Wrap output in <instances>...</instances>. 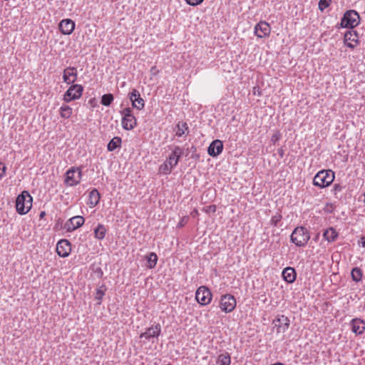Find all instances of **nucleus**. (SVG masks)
I'll list each match as a JSON object with an SVG mask.
<instances>
[{"label": "nucleus", "mask_w": 365, "mask_h": 365, "mask_svg": "<svg viewBox=\"0 0 365 365\" xmlns=\"http://www.w3.org/2000/svg\"><path fill=\"white\" fill-rule=\"evenodd\" d=\"M335 174L331 170H322L315 175L313 184L320 188H324L333 182Z\"/></svg>", "instance_id": "f257e3e1"}, {"label": "nucleus", "mask_w": 365, "mask_h": 365, "mask_svg": "<svg viewBox=\"0 0 365 365\" xmlns=\"http://www.w3.org/2000/svg\"><path fill=\"white\" fill-rule=\"evenodd\" d=\"M33 198L28 191H23L16 200V209L19 215L26 214L32 207Z\"/></svg>", "instance_id": "f03ea898"}, {"label": "nucleus", "mask_w": 365, "mask_h": 365, "mask_svg": "<svg viewBox=\"0 0 365 365\" xmlns=\"http://www.w3.org/2000/svg\"><path fill=\"white\" fill-rule=\"evenodd\" d=\"M310 239V235L304 227H297L290 235V240L297 247H304Z\"/></svg>", "instance_id": "7ed1b4c3"}, {"label": "nucleus", "mask_w": 365, "mask_h": 365, "mask_svg": "<svg viewBox=\"0 0 365 365\" xmlns=\"http://www.w3.org/2000/svg\"><path fill=\"white\" fill-rule=\"evenodd\" d=\"M360 23V16L358 12L355 10L346 11L340 22L341 28H348L350 30L358 26Z\"/></svg>", "instance_id": "20e7f679"}, {"label": "nucleus", "mask_w": 365, "mask_h": 365, "mask_svg": "<svg viewBox=\"0 0 365 365\" xmlns=\"http://www.w3.org/2000/svg\"><path fill=\"white\" fill-rule=\"evenodd\" d=\"M81 178V169L78 167H71L66 173L64 183L68 187L76 186L80 183Z\"/></svg>", "instance_id": "39448f33"}, {"label": "nucleus", "mask_w": 365, "mask_h": 365, "mask_svg": "<svg viewBox=\"0 0 365 365\" xmlns=\"http://www.w3.org/2000/svg\"><path fill=\"white\" fill-rule=\"evenodd\" d=\"M122 118V127L126 130H133L137 125L136 118L132 113L130 108H125L120 110Z\"/></svg>", "instance_id": "423d86ee"}, {"label": "nucleus", "mask_w": 365, "mask_h": 365, "mask_svg": "<svg viewBox=\"0 0 365 365\" xmlns=\"http://www.w3.org/2000/svg\"><path fill=\"white\" fill-rule=\"evenodd\" d=\"M83 91V87L80 84H72L63 95V101L66 103L79 99Z\"/></svg>", "instance_id": "0eeeda50"}, {"label": "nucleus", "mask_w": 365, "mask_h": 365, "mask_svg": "<svg viewBox=\"0 0 365 365\" xmlns=\"http://www.w3.org/2000/svg\"><path fill=\"white\" fill-rule=\"evenodd\" d=\"M236 304V299L233 295L226 294L221 297L220 307L222 312L225 313L232 312L235 309Z\"/></svg>", "instance_id": "6e6552de"}, {"label": "nucleus", "mask_w": 365, "mask_h": 365, "mask_svg": "<svg viewBox=\"0 0 365 365\" xmlns=\"http://www.w3.org/2000/svg\"><path fill=\"white\" fill-rule=\"evenodd\" d=\"M212 293L205 286H200L196 291L195 299L201 305H207L212 300Z\"/></svg>", "instance_id": "1a4fd4ad"}, {"label": "nucleus", "mask_w": 365, "mask_h": 365, "mask_svg": "<svg viewBox=\"0 0 365 365\" xmlns=\"http://www.w3.org/2000/svg\"><path fill=\"white\" fill-rule=\"evenodd\" d=\"M344 43L351 49L356 48L359 44V36L357 31L353 29L346 31L344 36Z\"/></svg>", "instance_id": "9d476101"}, {"label": "nucleus", "mask_w": 365, "mask_h": 365, "mask_svg": "<svg viewBox=\"0 0 365 365\" xmlns=\"http://www.w3.org/2000/svg\"><path fill=\"white\" fill-rule=\"evenodd\" d=\"M272 324L277 329V333H284L289 329L290 321L287 317L281 314L277 316L272 321Z\"/></svg>", "instance_id": "9b49d317"}, {"label": "nucleus", "mask_w": 365, "mask_h": 365, "mask_svg": "<svg viewBox=\"0 0 365 365\" xmlns=\"http://www.w3.org/2000/svg\"><path fill=\"white\" fill-rule=\"evenodd\" d=\"M85 222L83 217L77 215L70 218L64 224V229L68 232H72L81 227Z\"/></svg>", "instance_id": "f8f14e48"}, {"label": "nucleus", "mask_w": 365, "mask_h": 365, "mask_svg": "<svg viewBox=\"0 0 365 365\" xmlns=\"http://www.w3.org/2000/svg\"><path fill=\"white\" fill-rule=\"evenodd\" d=\"M71 252V244L66 239L60 240L56 245V252L61 257H68Z\"/></svg>", "instance_id": "ddd939ff"}, {"label": "nucleus", "mask_w": 365, "mask_h": 365, "mask_svg": "<svg viewBox=\"0 0 365 365\" xmlns=\"http://www.w3.org/2000/svg\"><path fill=\"white\" fill-rule=\"evenodd\" d=\"M129 98L132 102V106L138 110H141L145 107V101L140 97L139 91L136 89H133L129 93Z\"/></svg>", "instance_id": "4468645a"}, {"label": "nucleus", "mask_w": 365, "mask_h": 365, "mask_svg": "<svg viewBox=\"0 0 365 365\" xmlns=\"http://www.w3.org/2000/svg\"><path fill=\"white\" fill-rule=\"evenodd\" d=\"M183 154V148H180V146H175L166 161L169 163V165H170L171 168H175L178 165L180 158Z\"/></svg>", "instance_id": "2eb2a0df"}, {"label": "nucleus", "mask_w": 365, "mask_h": 365, "mask_svg": "<svg viewBox=\"0 0 365 365\" xmlns=\"http://www.w3.org/2000/svg\"><path fill=\"white\" fill-rule=\"evenodd\" d=\"M271 32L270 25L266 21H260L255 27V34L258 38L269 36Z\"/></svg>", "instance_id": "dca6fc26"}, {"label": "nucleus", "mask_w": 365, "mask_h": 365, "mask_svg": "<svg viewBox=\"0 0 365 365\" xmlns=\"http://www.w3.org/2000/svg\"><path fill=\"white\" fill-rule=\"evenodd\" d=\"M223 150V143L220 140H213L207 148L208 154L212 157H217Z\"/></svg>", "instance_id": "f3484780"}, {"label": "nucleus", "mask_w": 365, "mask_h": 365, "mask_svg": "<svg viewBox=\"0 0 365 365\" xmlns=\"http://www.w3.org/2000/svg\"><path fill=\"white\" fill-rule=\"evenodd\" d=\"M59 30L64 35H70L75 29V23L70 19H63L58 25Z\"/></svg>", "instance_id": "a211bd4d"}, {"label": "nucleus", "mask_w": 365, "mask_h": 365, "mask_svg": "<svg viewBox=\"0 0 365 365\" xmlns=\"http://www.w3.org/2000/svg\"><path fill=\"white\" fill-rule=\"evenodd\" d=\"M161 333V327L160 324H155L154 327H149L143 333H141L140 338H145L149 340L153 337L158 338Z\"/></svg>", "instance_id": "6ab92c4d"}, {"label": "nucleus", "mask_w": 365, "mask_h": 365, "mask_svg": "<svg viewBox=\"0 0 365 365\" xmlns=\"http://www.w3.org/2000/svg\"><path fill=\"white\" fill-rule=\"evenodd\" d=\"M350 325L351 327V331L356 335H361L365 330V322L359 318L353 319Z\"/></svg>", "instance_id": "aec40b11"}, {"label": "nucleus", "mask_w": 365, "mask_h": 365, "mask_svg": "<svg viewBox=\"0 0 365 365\" xmlns=\"http://www.w3.org/2000/svg\"><path fill=\"white\" fill-rule=\"evenodd\" d=\"M282 276L285 282L291 284L296 280L297 272L294 268L292 267H287L283 269Z\"/></svg>", "instance_id": "412c9836"}, {"label": "nucleus", "mask_w": 365, "mask_h": 365, "mask_svg": "<svg viewBox=\"0 0 365 365\" xmlns=\"http://www.w3.org/2000/svg\"><path fill=\"white\" fill-rule=\"evenodd\" d=\"M174 131L177 137H182L183 135H188L190 129L186 122L179 121L175 127Z\"/></svg>", "instance_id": "4be33fe9"}, {"label": "nucleus", "mask_w": 365, "mask_h": 365, "mask_svg": "<svg viewBox=\"0 0 365 365\" xmlns=\"http://www.w3.org/2000/svg\"><path fill=\"white\" fill-rule=\"evenodd\" d=\"M101 195L97 189L94 188L89 192L87 204L90 207H94L99 203Z\"/></svg>", "instance_id": "5701e85b"}, {"label": "nucleus", "mask_w": 365, "mask_h": 365, "mask_svg": "<svg viewBox=\"0 0 365 365\" xmlns=\"http://www.w3.org/2000/svg\"><path fill=\"white\" fill-rule=\"evenodd\" d=\"M339 236V233L334 227H329L324 230L323 237L329 242H335Z\"/></svg>", "instance_id": "b1692460"}, {"label": "nucleus", "mask_w": 365, "mask_h": 365, "mask_svg": "<svg viewBox=\"0 0 365 365\" xmlns=\"http://www.w3.org/2000/svg\"><path fill=\"white\" fill-rule=\"evenodd\" d=\"M122 140L120 137H114L112 138L107 145V149L108 151H113L118 148L121 147Z\"/></svg>", "instance_id": "393cba45"}, {"label": "nucleus", "mask_w": 365, "mask_h": 365, "mask_svg": "<svg viewBox=\"0 0 365 365\" xmlns=\"http://www.w3.org/2000/svg\"><path fill=\"white\" fill-rule=\"evenodd\" d=\"M145 259L147 261V267L149 269H153L156 266L158 262V256L155 252H150L148 255L145 256Z\"/></svg>", "instance_id": "a878e982"}, {"label": "nucleus", "mask_w": 365, "mask_h": 365, "mask_svg": "<svg viewBox=\"0 0 365 365\" xmlns=\"http://www.w3.org/2000/svg\"><path fill=\"white\" fill-rule=\"evenodd\" d=\"M218 365H230L231 363V358L227 352L220 354L216 361Z\"/></svg>", "instance_id": "bb28decb"}, {"label": "nucleus", "mask_w": 365, "mask_h": 365, "mask_svg": "<svg viewBox=\"0 0 365 365\" xmlns=\"http://www.w3.org/2000/svg\"><path fill=\"white\" fill-rule=\"evenodd\" d=\"M72 113V108L66 104L62 105L59 109V114L61 117L65 119L69 118L71 116Z\"/></svg>", "instance_id": "cd10ccee"}, {"label": "nucleus", "mask_w": 365, "mask_h": 365, "mask_svg": "<svg viewBox=\"0 0 365 365\" xmlns=\"http://www.w3.org/2000/svg\"><path fill=\"white\" fill-rule=\"evenodd\" d=\"M106 227L102 224H98V226L94 229L95 237L98 240H103L106 233Z\"/></svg>", "instance_id": "c85d7f7f"}, {"label": "nucleus", "mask_w": 365, "mask_h": 365, "mask_svg": "<svg viewBox=\"0 0 365 365\" xmlns=\"http://www.w3.org/2000/svg\"><path fill=\"white\" fill-rule=\"evenodd\" d=\"M351 279L355 282H359L362 279L363 272L359 267H354L351 272Z\"/></svg>", "instance_id": "c756f323"}, {"label": "nucleus", "mask_w": 365, "mask_h": 365, "mask_svg": "<svg viewBox=\"0 0 365 365\" xmlns=\"http://www.w3.org/2000/svg\"><path fill=\"white\" fill-rule=\"evenodd\" d=\"M106 290L107 288L105 284H101L96 289L95 293V299L98 300V304H101L102 299L105 295Z\"/></svg>", "instance_id": "7c9ffc66"}, {"label": "nucleus", "mask_w": 365, "mask_h": 365, "mask_svg": "<svg viewBox=\"0 0 365 365\" xmlns=\"http://www.w3.org/2000/svg\"><path fill=\"white\" fill-rule=\"evenodd\" d=\"M67 75L71 78V80H73V82H75L77 80L78 77V71L77 68L73 66H68L64 69Z\"/></svg>", "instance_id": "2f4dec72"}, {"label": "nucleus", "mask_w": 365, "mask_h": 365, "mask_svg": "<svg viewBox=\"0 0 365 365\" xmlns=\"http://www.w3.org/2000/svg\"><path fill=\"white\" fill-rule=\"evenodd\" d=\"M114 96L111 93L104 94L101 97V103L105 106H109L113 103Z\"/></svg>", "instance_id": "473e14b6"}, {"label": "nucleus", "mask_w": 365, "mask_h": 365, "mask_svg": "<svg viewBox=\"0 0 365 365\" xmlns=\"http://www.w3.org/2000/svg\"><path fill=\"white\" fill-rule=\"evenodd\" d=\"M173 168H171L170 165H169V163L165 160V162L160 165L159 173L168 175L171 173Z\"/></svg>", "instance_id": "72a5a7b5"}, {"label": "nucleus", "mask_w": 365, "mask_h": 365, "mask_svg": "<svg viewBox=\"0 0 365 365\" xmlns=\"http://www.w3.org/2000/svg\"><path fill=\"white\" fill-rule=\"evenodd\" d=\"M282 219V215L277 212L274 215H273L270 220V224L271 225L274 227H277L278 223L281 221Z\"/></svg>", "instance_id": "f704fd0d"}, {"label": "nucleus", "mask_w": 365, "mask_h": 365, "mask_svg": "<svg viewBox=\"0 0 365 365\" xmlns=\"http://www.w3.org/2000/svg\"><path fill=\"white\" fill-rule=\"evenodd\" d=\"M331 0H319V9L323 11L326 8L329 7Z\"/></svg>", "instance_id": "c9c22d12"}, {"label": "nucleus", "mask_w": 365, "mask_h": 365, "mask_svg": "<svg viewBox=\"0 0 365 365\" xmlns=\"http://www.w3.org/2000/svg\"><path fill=\"white\" fill-rule=\"evenodd\" d=\"M344 188V187L341 184L335 183L332 188V192L334 195H336L339 192H341Z\"/></svg>", "instance_id": "e433bc0d"}, {"label": "nucleus", "mask_w": 365, "mask_h": 365, "mask_svg": "<svg viewBox=\"0 0 365 365\" xmlns=\"http://www.w3.org/2000/svg\"><path fill=\"white\" fill-rule=\"evenodd\" d=\"M63 81L64 83L67 84H73L74 83L73 80H71V78H70V77L67 75L64 70L63 71Z\"/></svg>", "instance_id": "4c0bfd02"}, {"label": "nucleus", "mask_w": 365, "mask_h": 365, "mask_svg": "<svg viewBox=\"0 0 365 365\" xmlns=\"http://www.w3.org/2000/svg\"><path fill=\"white\" fill-rule=\"evenodd\" d=\"M185 1H186V3L188 5L195 6H197V5H200V4H202L204 0H185Z\"/></svg>", "instance_id": "58836bf2"}, {"label": "nucleus", "mask_w": 365, "mask_h": 365, "mask_svg": "<svg viewBox=\"0 0 365 365\" xmlns=\"http://www.w3.org/2000/svg\"><path fill=\"white\" fill-rule=\"evenodd\" d=\"M281 138V134L279 132L274 133L271 138V141L273 143V144H275L277 141L279 140Z\"/></svg>", "instance_id": "ea45409f"}, {"label": "nucleus", "mask_w": 365, "mask_h": 365, "mask_svg": "<svg viewBox=\"0 0 365 365\" xmlns=\"http://www.w3.org/2000/svg\"><path fill=\"white\" fill-rule=\"evenodd\" d=\"M187 221H188V217L187 216H184L180 220V222L178 223L177 227L178 228H181V227H184L185 225V224L187 222Z\"/></svg>", "instance_id": "a19ab883"}, {"label": "nucleus", "mask_w": 365, "mask_h": 365, "mask_svg": "<svg viewBox=\"0 0 365 365\" xmlns=\"http://www.w3.org/2000/svg\"><path fill=\"white\" fill-rule=\"evenodd\" d=\"M6 166L0 162V180L6 175Z\"/></svg>", "instance_id": "79ce46f5"}, {"label": "nucleus", "mask_w": 365, "mask_h": 365, "mask_svg": "<svg viewBox=\"0 0 365 365\" xmlns=\"http://www.w3.org/2000/svg\"><path fill=\"white\" fill-rule=\"evenodd\" d=\"M203 210L205 212H215L216 211V206L212 205H210V206H207L206 207H204L203 208Z\"/></svg>", "instance_id": "37998d69"}, {"label": "nucleus", "mask_w": 365, "mask_h": 365, "mask_svg": "<svg viewBox=\"0 0 365 365\" xmlns=\"http://www.w3.org/2000/svg\"><path fill=\"white\" fill-rule=\"evenodd\" d=\"M253 93H254V95H257L258 96H262V92L258 87H254Z\"/></svg>", "instance_id": "c03bdc74"}, {"label": "nucleus", "mask_w": 365, "mask_h": 365, "mask_svg": "<svg viewBox=\"0 0 365 365\" xmlns=\"http://www.w3.org/2000/svg\"><path fill=\"white\" fill-rule=\"evenodd\" d=\"M158 72H159V71L158 70V68L155 66L151 67V68H150L151 74L156 75Z\"/></svg>", "instance_id": "a18cd8bd"}, {"label": "nucleus", "mask_w": 365, "mask_h": 365, "mask_svg": "<svg viewBox=\"0 0 365 365\" xmlns=\"http://www.w3.org/2000/svg\"><path fill=\"white\" fill-rule=\"evenodd\" d=\"M277 153L281 158H283V156L284 155V151L282 148H279L277 150Z\"/></svg>", "instance_id": "49530a36"}, {"label": "nucleus", "mask_w": 365, "mask_h": 365, "mask_svg": "<svg viewBox=\"0 0 365 365\" xmlns=\"http://www.w3.org/2000/svg\"><path fill=\"white\" fill-rule=\"evenodd\" d=\"M361 244L363 247H365V237H361Z\"/></svg>", "instance_id": "de8ad7c7"}, {"label": "nucleus", "mask_w": 365, "mask_h": 365, "mask_svg": "<svg viewBox=\"0 0 365 365\" xmlns=\"http://www.w3.org/2000/svg\"><path fill=\"white\" fill-rule=\"evenodd\" d=\"M46 216V212L44 211H41L39 214V218L43 219Z\"/></svg>", "instance_id": "09e8293b"}, {"label": "nucleus", "mask_w": 365, "mask_h": 365, "mask_svg": "<svg viewBox=\"0 0 365 365\" xmlns=\"http://www.w3.org/2000/svg\"><path fill=\"white\" fill-rule=\"evenodd\" d=\"M97 272H98V274L99 277H102L103 276V272H102L101 268L97 269Z\"/></svg>", "instance_id": "8fccbe9b"}, {"label": "nucleus", "mask_w": 365, "mask_h": 365, "mask_svg": "<svg viewBox=\"0 0 365 365\" xmlns=\"http://www.w3.org/2000/svg\"><path fill=\"white\" fill-rule=\"evenodd\" d=\"M271 365H284V364L282 362H277V363L272 364Z\"/></svg>", "instance_id": "3c124183"}, {"label": "nucleus", "mask_w": 365, "mask_h": 365, "mask_svg": "<svg viewBox=\"0 0 365 365\" xmlns=\"http://www.w3.org/2000/svg\"><path fill=\"white\" fill-rule=\"evenodd\" d=\"M193 212H194L195 214H196V215H197V210H195L193 211Z\"/></svg>", "instance_id": "603ef678"}, {"label": "nucleus", "mask_w": 365, "mask_h": 365, "mask_svg": "<svg viewBox=\"0 0 365 365\" xmlns=\"http://www.w3.org/2000/svg\"><path fill=\"white\" fill-rule=\"evenodd\" d=\"M364 202L365 203V192L364 193Z\"/></svg>", "instance_id": "864d4df0"}, {"label": "nucleus", "mask_w": 365, "mask_h": 365, "mask_svg": "<svg viewBox=\"0 0 365 365\" xmlns=\"http://www.w3.org/2000/svg\"><path fill=\"white\" fill-rule=\"evenodd\" d=\"M89 103H93V101H92V100H91V101H90V102H89Z\"/></svg>", "instance_id": "5fc2aeb1"}, {"label": "nucleus", "mask_w": 365, "mask_h": 365, "mask_svg": "<svg viewBox=\"0 0 365 365\" xmlns=\"http://www.w3.org/2000/svg\"><path fill=\"white\" fill-rule=\"evenodd\" d=\"M166 365H173V364H166Z\"/></svg>", "instance_id": "6e6d98bb"}]
</instances>
